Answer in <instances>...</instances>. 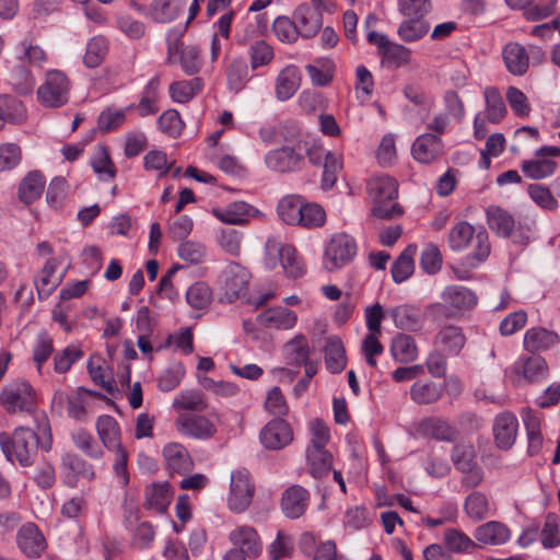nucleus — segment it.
<instances>
[{"mask_svg": "<svg viewBox=\"0 0 560 560\" xmlns=\"http://www.w3.org/2000/svg\"><path fill=\"white\" fill-rule=\"evenodd\" d=\"M447 243L453 252H463L471 246V252L465 257L470 268H477L486 261L491 250L488 233L485 230L476 232L467 221H460L451 229Z\"/></svg>", "mask_w": 560, "mask_h": 560, "instance_id": "f257e3e1", "label": "nucleus"}, {"mask_svg": "<svg viewBox=\"0 0 560 560\" xmlns=\"http://www.w3.org/2000/svg\"><path fill=\"white\" fill-rule=\"evenodd\" d=\"M368 192L373 202L372 214L381 219L399 217L402 211L395 202L398 184L389 175H381L369 180Z\"/></svg>", "mask_w": 560, "mask_h": 560, "instance_id": "f03ea898", "label": "nucleus"}, {"mask_svg": "<svg viewBox=\"0 0 560 560\" xmlns=\"http://www.w3.org/2000/svg\"><path fill=\"white\" fill-rule=\"evenodd\" d=\"M0 405L9 415L33 416L35 390L28 382L18 380L2 387Z\"/></svg>", "mask_w": 560, "mask_h": 560, "instance_id": "7ed1b4c3", "label": "nucleus"}, {"mask_svg": "<svg viewBox=\"0 0 560 560\" xmlns=\"http://www.w3.org/2000/svg\"><path fill=\"white\" fill-rule=\"evenodd\" d=\"M279 264L289 277L298 278L304 273V265L295 248L292 245L282 244L276 236H269L265 245V266L272 270Z\"/></svg>", "mask_w": 560, "mask_h": 560, "instance_id": "20e7f679", "label": "nucleus"}, {"mask_svg": "<svg viewBox=\"0 0 560 560\" xmlns=\"http://www.w3.org/2000/svg\"><path fill=\"white\" fill-rule=\"evenodd\" d=\"M255 483L246 468H236L230 476V488L226 498L228 508L234 513L245 512L253 502Z\"/></svg>", "mask_w": 560, "mask_h": 560, "instance_id": "39448f33", "label": "nucleus"}, {"mask_svg": "<svg viewBox=\"0 0 560 560\" xmlns=\"http://www.w3.org/2000/svg\"><path fill=\"white\" fill-rule=\"evenodd\" d=\"M70 81L60 70L46 72L43 83L37 88V98L42 105L58 108L69 100Z\"/></svg>", "mask_w": 560, "mask_h": 560, "instance_id": "423d86ee", "label": "nucleus"}, {"mask_svg": "<svg viewBox=\"0 0 560 560\" xmlns=\"http://www.w3.org/2000/svg\"><path fill=\"white\" fill-rule=\"evenodd\" d=\"M357 250V243L351 235L337 233L325 247L323 266L329 272L339 270L355 257Z\"/></svg>", "mask_w": 560, "mask_h": 560, "instance_id": "0eeeda50", "label": "nucleus"}, {"mask_svg": "<svg viewBox=\"0 0 560 560\" xmlns=\"http://www.w3.org/2000/svg\"><path fill=\"white\" fill-rule=\"evenodd\" d=\"M0 444L9 459H12L10 456V446H12L14 456L20 465L23 467L32 466L34 462L35 431L31 428H16L12 438L7 433H1Z\"/></svg>", "mask_w": 560, "mask_h": 560, "instance_id": "6e6552de", "label": "nucleus"}, {"mask_svg": "<svg viewBox=\"0 0 560 560\" xmlns=\"http://www.w3.org/2000/svg\"><path fill=\"white\" fill-rule=\"evenodd\" d=\"M166 62L179 65L186 75H195L202 67L201 51L197 46H185L177 36L168 37Z\"/></svg>", "mask_w": 560, "mask_h": 560, "instance_id": "1a4fd4ad", "label": "nucleus"}, {"mask_svg": "<svg viewBox=\"0 0 560 560\" xmlns=\"http://www.w3.org/2000/svg\"><path fill=\"white\" fill-rule=\"evenodd\" d=\"M175 428L182 435L197 440L211 439L217 432L212 421L197 413H180L175 420Z\"/></svg>", "mask_w": 560, "mask_h": 560, "instance_id": "9d476101", "label": "nucleus"}, {"mask_svg": "<svg viewBox=\"0 0 560 560\" xmlns=\"http://www.w3.org/2000/svg\"><path fill=\"white\" fill-rule=\"evenodd\" d=\"M249 279L250 275L246 268L238 264L229 265L222 275L225 299L233 302L244 296L248 290Z\"/></svg>", "mask_w": 560, "mask_h": 560, "instance_id": "9b49d317", "label": "nucleus"}, {"mask_svg": "<svg viewBox=\"0 0 560 560\" xmlns=\"http://www.w3.org/2000/svg\"><path fill=\"white\" fill-rule=\"evenodd\" d=\"M492 431L495 445L503 451L510 450L517 438V418L508 411L499 413L493 420Z\"/></svg>", "mask_w": 560, "mask_h": 560, "instance_id": "f8f14e48", "label": "nucleus"}, {"mask_svg": "<svg viewBox=\"0 0 560 560\" xmlns=\"http://www.w3.org/2000/svg\"><path fill=\"white\" fill-rule=\"evenodd\" d=\"M444 153V144L438 135L425 132L420 135L411 147L413 159L423 164L439 160Z\"/></svg>", "mask_w": 560, "mask_h": 560, "instance_id": "ddd939ff", "label": "nucleus"}, {"mask_svg": "<svg viewBox=\"0 0 560 560\" xmlns=\"http://www.w3.org/2000/svg\"><path fill=\"white\" fill-rule=\"evenodd\" d=\"M293 439L290 424L283 419L269 421L260 432V441L265 447L279 450L287 446Z\"/></svg>", "mask_w": 560, "mask_h": 560, "instance_id": "4468645a", "label": "nucleus"}, {"mask_svg": "<svg viewBox=\"0 0 560 560\" xmlns=\"http://www.w3.org/2000/svg\"><path fill=\"white\" fill-rule=\"evenodd\" d=\"M229 539L234 549L241 550L248 558H255L261 553L262 545L255 528L242 525L229 534Z\"/></svg>", "mask_w": 560, "mask_h": 560, "instance_id": "2eb2a0df", "label": "nucleus"}, {"mask_svg": "<svg viewBox=\"0 0 560 560\" xmlns=\"http://www.w3.org/2000/svg\"><path fill=\"white\" fill-rule=\"evenodd\" d=\"M310 503V493L302 486L294 485L288 488L281 498V509L284 515L295 520L301 517Z\"/></svg>", "mask_w": 560, "mask_h": 560, "instance_id": "dca6fc26", "label": "nucleus"}, {"mask_svg": "<svg viewBox=\"0 0 560 560\" xmlns=\"http://www.w3.org/2000/svg\"><path fill=\"white\" fill-rule=\"evenodd\" d=\"M299 36L304 38L314 37L323 26L320 12L308 4L299 5L292 15Z\"/></svg>", "mask_w": 560, "mask_h": 560, "instance_id": "f3484780", "label": "nucleus"}, {"mask_svg": "<svg viewBox=\"0 0 560 560\" xmlns=\"http://www.w3.org/2000/svg\"><path fill=\"white\" fill-rule=\"evenodd\" d=\"M212 214L221 222L226 224H245L249 218L259 214V210L244 201H235L225 208L212 209Z\"/></svg>", "mask_w": 560, "mask_h": 560, "instance_id": "a211bd4d", "label": "nucleus"}, {"mask_svg": "<svg viewBox=\"0 0 560 560\" xmlns=\"http://www.w3.org/2000/svg\"><path fill=\"white\" fill-rule=\"evenodd\" d=\"M466 343L463 329L448 325L440 329L434 338V347L448 355H457Z\"/></svg>", "mask_w": 560, "mask_h": 560, "instance_id": "6ab92c4d", "label": "nucleus"}, {"mask_svg": "<svg viewBox=\"0 0 560 560\" xmlns=\"http://www.w3.org/2000/svg\"><path fill=\"white\" fill-rule=\"evenodd\" d=\"M301 154L290 147H282L267 153L265 163L268 168L275 172H291L300 166Z\"/></svg>", "mask_w": 560, "mask_h": 560, "instance_id": "aec40b11", "label": "nucleus"}, {"mask_svg": "<svg viewBox=\"0 0 560 560\" xmlns=\"http://www.w3.org/2000/svg\"><path fill=\"white\" fill-rule=\"evenodd\" d=\"M163 456L168 468L179 475L188 474L194 468V462L188 451L180 443H167L163 447Z\"/></svg>", "mask_w": 560, "mask_h": 560, "instance_id": "412c9836", "label": "nucleus"}, {"mask_svg": "<svg viewBox=\"0 0 560 560\" xmlns=\"http://www.w3.org/2000/svg\"><path fill=\"white\" fill-rule=\"evenodd\" d=\"M502 56L508 71L514 75H523L529 67V57L524 46L509 43L503 47Z\"/></svg>", "mask_w": 560, "mask_h": 560, "instance_id": "4be33fe9", "label": "nucleus"}, {"mask_svg": "<svg viewBox=\"0 0 560 560\" xmlns=\"http://www.w3.org/2000/svg\"><path fill=\"white\" fill-rule=\"evenodd\" d=\"M301 82V74L296 66L289 65L283 68L276 79L275 92L279 101L291 98L298 91Z\"/></svg>", "mask_w": 560, "mask_h": 560, "instance_id": "5701e85b", "label": "nucleus"}, {"mask_svg": "<svg viewBox=\"0 0 560 560\" xmlns=\"http://www.w3.org/2000/svg\"><path fill=\"white\" fill-rule=\"evenodd\" d=\"M475 538L481 544L498 546L510 540L511 532L505 524L490 521L476 528Z\"/></svg>", "mask_w": 560, "mask_h": 560, "instance_id": "b1692460", "label": "nucleus"}, {"mask_svg": "<svg viewBox=\"0 0 560 560\" xmlns=\"http://www.w3.org/2000/svg\"><path fill=\"white\" fill-rule=\"evenodd\" d=\"M258 320L266 327L288 330L292 329L298 320L296 314L283 306L271 307L258 315Z\"/></svg>", "mask_w": 560, "mask_h": 560, "instance_id": "393cba45", "label": "nucleus"}, {"mask_svg": "<svg viewBox=\"0 0 560 560\" xmlns=\"http://www.w3.org/2000/svg\"><path fill=\"white\" fill-rule=\"evenodd\" d=\"M446 305L456 310H470L477 305L478 299L474 291L463 285H448L442 293Z\"/></svg>", "mask_w": 560, "mask_h": 560, "instance_id": "a878e982", "label": "nucleus"}, {"mask_svg": "<svg viewBox=\"0 0 560 560\" xmlns=\"http://www.w3.org/2000/svg\"><path fill=\"white\" fill-rule=\"evenodd\" d=\"M487 222L489 228L502 237H510L515 228V221L512 214L498 207L490 206L486 210Z\"/></svg>", "mask_w": 560, "mask_h": 560, "instance_id": "bb28decb", "label": "nucleus"}, {"mask_svg": "<svg viewBox=\"0 0 560 560\" xmlns=\"http://www.w3.org/2000/svg\"><path fill=\"white\" fill-rule=\"evenodd\" d=\"M464 512L472 522H480L491 516V503L487 494L472 491L464 500Z\"/></svg>", "mask_w": 560, "mask_h": 560, "instance_id": "cd10ccee", "label": "nucleus"}, {"mask_svg": "<svg viewBox=\"0 0 560 560\" xmlns=\"http://www.w3.org/2000/svg\"><path fill=\"white\" fill-rule=\"evenodd\" d=\"M390 353L396 362L411 363L418 359L419 350L413 337L398 334L392 340Z\"/></svg>", "mask_w": 560, "mask_h": 560, "instance_id": "c85d7f7f", "label": "nucleus"}, {"mask_svg": "<svg viewBox=\"0 0 560 560\" xmlns=\"http://www.w3.org/2000/svg\"><path fill=\"white\" fill-rule=\"evenodd\" d=\"M395 325L402 330L418 331L423 326V319L418 308L410 305H399L388 311Z\"/></svg>", "mask_w": 560, "mask_h": 560, "instance_id": "c756f323", "label": "nucleus"}, {"mask_svg": "<svg viewBox=\"0 0 560 560\" xmlns=\"http://www.w3.org/2000/svg\"><path fill=\"white\" fill-rule=\"evenodd\" d=\"M559 341L555 331L542 327L530 328L525 332L524 347L529 352L547 350Z\"/></svg>", "mask_w": 560, "mask_h": 560, "instance_id": "7c9ffc66", "label": "nucleus"}, {"mask_svg": "<svg viewBox=\"0 0 560 560\" xmlns=\"http://www.w3.org/2000/svg\"><path fill=\"white\" fill-rule=\"evenodd\" d=\"M173 493L167 482L152 483L145 489V505L159 513H164L171 504Z\"/></svg>", "mask_w": 560, "mask_h": 560, "instance_id": "2f4dec72", "label": "nucleus"}, {"mask_svg": "<svg viewBox=\"0 0 560 560\" xmlns=\"http://www.w3.org/2000/svg\"><path fill=\"white\" fill-rule=\"evenodd\" d=\"M62 463L73 474L66 477V483L70 487L77 486L78 478L91 481L95 477L93 466L75 454H66Z\"/></svg>", "mask_w": 560, "mask_h": 560, "instance_id": "473e14b6", "label": "nucleus"}, {"mask_svg": "<svg viewBox=\"0 0 560 560\" xmlns=\"http://www.w3.org/2000/svg\"><path fill=\"white\" fill-rule=\"evenodd\" d=\"M325 363L331 373H340L347 364L346 350L338 337L327 339L325 347Z\"/></svg>", "mask_w": 560, "mask_h": 560, "instance_id": "72a5a7b5", "label": "nucleus"}, {"mask_svg": "<svg viewBox=\"0 0 560 560\" xmlns=\"http://www.w3.org/2000/svg\"><path fill=\"white\" fill-rule=\"evenodd\" d=\"M183 4V0H153L150 16L154 22L170 23L178 16Z\"/></svg>", "mask_w": 560, "mask_h": 560, "instance_id": "f704fd0d", "label": "nucleus"}, {"mask_svg": "<svg viewBox=\"0 0 560 560\" xmlns=\"http://www.w3.org/2000/svg\"><path fill=\"white\" fill-rule=\"evenodd\" d=\"M430 31V23L424 18H406L398 26L397 34L401 40L412 43L424 37Z\"/></svg>", "mask_w": 560, "mask_h": 560, "instance_id": "c9c22d12", "label": "nucleus"}, {"mask_svg": "<svg viewBox=\"0 0 560 560\" xmlns=\"http://www.w3.org/2000/svg\"><path fill=\"white\" fill-rule=\"evenodd\" d=\"M97 434L107 450L121 445L120 430L117 421L112 416H102L96 422Z\"/></svg>", "mask_w": 560, "mask_h": 560, "instance_id": "e433bc0d", "label": "nucleus"}, {"mask_svg": "<svg viewBox=\"0 0 560 560\" xmlns=\"http://www.w3.org/2000/svg\"><path fill=\"white\" fill-rule=\"evenodd\" d=\"M172 406L177 412H202L207 409L208 405L201 392L190 389L178 393L174 398Z\"/></svg>", "mask_w": 560, "mask_h": 560, "instance_id": "4c0bfd02", "label": "nucleus"}, {"mask_svg": "<svg viewBox=\"0 0 560 560\" xmlns=\"http://www.w3.org/2000/svg\"><path fill=\"white\" fill-rule=\"evenodd\" d=\"M58 261L48 258L40 271V288L37 287L38 298L48 296L60 284L63 272L57 273Z\"/></svg>", "mask_w": 560, "mask_h": 560, "instance_id": "58836bf2", "label": "nucleus"}, {"mask_svg": "<svg viewBox=\"0 0 560 560\" xmlns=\"http://www.w3.org/2000/svg\"><path fill=\"white\" fill-rule=\"evenodd\" d=\"M420 432L439 441L451 442L456 436V431L440 418H428L421 421L419 425Z\"/></svg>", "mask_w": 560, "mask_h": 560, "instance_id": "ea45409f", "label": "nucleus"}, {"mask_svg": "<svg viewBox=\"0 0 560 560\" xmlns=\"http://www.w3.org/2000/svg\"><path fill=\"white\" fill-rule=\"evenodd\" d=\"M306 462L314 478H322L331 468V455L326 448L307 447Z\"/></svg>", "mask_w": 560, "mask_h": 560, "instance_id": "a19ab883", "label": "nucleus"}, {"mask_svg": "<svg viewBox=\"0 0 560 560\" xmlns=\"http://www.w3.org/2000/svg\"><path fill=\"white\" fill-rule=\"evenodd\" d=\"M138 521V512L129 510L126 514V527L133 532V541L139 548H147L154 539V530L150 523L142 522L136 527Z\"/></svg>", "mask_w": 560, "mask_h": 560, "instance_id": "79ce46f5", "label": "nucleus"}, {"mask_svg": "<svg viewBox=\"0 0 560 560\" xmlns=\"http://www.w3.org/2000/svg\"><path fill=\"white\" fill-rule=\"evenodd\" d=\"M487 120L499 124L506 115L504 101L497 88L488 86L483 91Z\"/></svg>", "mask_w": 560, "mask_h": 560, "instance_id": "37998d69", "label": "nucleus"}, {"mask_svg": "<svg viewBox=\"0 0 560 560\" xmlns=\"http://www.w3.org/2000/svg\"><path fill=\"white\" fill-rule=\"evenodd\" d=\"M443 544L450 553H468L477 547L468 535L456 528H447L444 532Z\"/></svg>", "mask_w": 560, "mask_h": 560, "instance_id": "c03bdc74", "label": "nucleus"}, {"mask_svg": "<svg viewBox=\"0 0 560 560\" xmlns=\"http://www.w3.org/2000/svg\"><path fill=\"white\" fill-rule=\"evenodd\" d=\"M521 168L526 177L540 180L555 174L557 163L551 159L537 158L524 161Z\"/></svg>", "mask_w": 560, "mask_h": 560, "instance_id": "a18cd8bd", "label": "nucleus"}, {"mask_svg": "<svg viewBox=\"0 0 560 560\" xmlns=\"http://www.w3.org/2000/svg\"><path fill=\"white\" fill-rule=\"evenodd\" d=\"M304 199L296 195H289L280 199L277 213L281 221L289 225H298Z\"/></svg>", "mask_w": 560, "mask_h": 560, "instance_id": "49530a36", "label": "nucleus"}, {"mask_svg": "<svg viewBox=\"0 0 560 560\" xmlns=\"http://www.w3.org/2000/svg\"><path fill=\"white\" fill-rule=\"evenodd\" d=\"M203 88L201 78L191 80L175 81L170 85V94L173 101L177 103L189 102Z\"/></svg>", "mask_w": 560, "mask_h": 560, "instance_id": "de8ad7c7", "label": "nucleus"}, {"mask_svg": "<svg viewBox=\"0 0 560 560\" xmlns=\"http://www.w3.org/2000/svg\"><path fill=\"white\" fill-rule=\"evenodd\" d=\"M442 396V388L433 382H416L410 387L411 400L418 405H429L438 401Z\"/></svg>", "mask_w": 560, "mask_h": 560, "instance_id": "09e8293b", "label": "nucleus"}, {"mask_svg": "<svg viewBox=\"0 0 560 560\" xmlns=\"http://www.w3.org/2000/svg\"><path fill=\"white\" fill-rule=\"evenodd\" d=\"M416 252V245H409L394 262L392 276L396 283L404 282L412 275L415 270L413 255Z\"/></svg>", "mask_w": 560, "mask_h": 560, "instance_id": "8fccbe9b", "label": "nucleus"}, {"mask_svg": "<svg viewBox=\"0 0 560 560\" xmlns=\"http://www.w3.org/2000/svg\"><path fill=\"white\" fill-rule=\"evenodd\" d=\"M249 70L244 59H233L226 70L228 85L231 91H242L249 81Z\"/></svg>", "mask_w": 560, "mask_h": 560, "instance_id": "3c124183", "label": "nucleus"}, {"mask_svg": "<svg viewBox=\"0 0 560 560\" xmlns=\"http://www.w3.org/2000/svg\"><path fill=\"white\" fill-rule=\"evenodd\" d=\"M382 62L389 68H398L409 63L411 51L409 48L397 43H389L385 49L380 54Z\"/></svg>", "mask_w": 560, "mask_h": 560, "instance_id": "603ef678", "label": "nucleus"}, {"mask_svg": "<svg viewBox=\"0 0 560 560\" xmlns=\"http://www.w3.org/2000/svg\"><path fill=\"white\" fill-rule=\"evenodd\" d=\"M284 353L290 364L299 366L302 365V363H306L310 357V347L306 338L303 335L294 337L285 343Z\"/></svg>", "mask_w": 560, "mask_h": 560, "instance_id": "864d4df0", "label": "nucleus"}, {"mask_svg": "<svg viewBox=\"0 0 560 560\" xmlns=\"http://www.w3.org/2000/svg\"><path fill=\"white\" fill-rule=\"evenodd\" d=\"M91 166L102 180H110L116 175V168L104 147H100L91 159Z\"/></svg>", "mask_w": 560, "mask_h": 560, "instance_id": "5fc2aeb1", "label": "nucleus"}, {"mask_svg": "<svg viewBox=\"0 0 560 560\" xmlns=\"http://www.w3.org/2000/svg\"><path fill=\"white\" fill-rule=\"evenodd\" d=\"M299 218V226L315 229L325 223L326 213L319 205L304 201L301 215Z\"/></svg>", "mask_w": 560, "mask_h": 560, "instance_id": "6e6d98bb", "label": "nucleus"}, {"mask_svg": "<svg viewBox=\"0 0 560 560\" xmlns=\"http://www.w3.org/2000/svg\"><path fill=\"white\" fill-rule=\"evenodd\" d=\"M312 83L317 86H325L332 80L334 65L330 60H316L305 66Z\"/></svg>", "mask_w": 560, "mask_h": 560, "instance_id": "4d7b16f0", "label": "nucleus"}, {"mask_svg": "<svg viewBox=\"0 0 560 560\" xmlns=\"http://www.w3.org/2000/svg\"><path fill=\"white\" fill-rule=\"evenodd\" d=\"M452 462L459 471L469 470L476 464V452L470 443H458L452 452Z\"/></svg>", "mask_w": 560, "mask_h": 560, "instance_id": "13d9d810", "label": "nucleus"}, {"mask_svg": "<svg viewBox=\"0 0 560 560\" xmlns=\"http://www.w3.org/2000/svg\"><path fill=\"white\" fill-rule=\"evenodd\" d=\"M252 69L267 66L275 57L273 48L265 40L254 42L248 49Z\"/></svg>", "mask_w": 560, "mask_h": 560, "instance_id": "bf43d9fd", "label": "nucleus"}, {"mask_svg": "<svg viewBox=\"0 0 560 560\" xmlns=\"http://www.w3.org/2000/svg\"><path fill=\"white\" fill-rule=\"evenodd\" d=\"M212 299V292L205 282H196L189 287L186 292L187 303L196 308L202 310L207 307Z\"/></svg>", "mask_w": 560, "mask_h": 560, "instance_id": "052dcab7", "label": "nucleus"}, {"mask_svg": "<svg viewBox=\"0 0 560 560\" xmlns=\"http://www.w3.org/2000/svg\"><path fill=\"white\" fill-rule=\"evenodd\" d=\"M524 377L528 382H539L547 375V364L545 359L539 355L530 357L521 363Z\"/></svg>", "mask_w": 560, "mask_h": 560, "instance_id": "680f3d73", "label": "nucleus"}, {"mask_svg": "<svg viewBox=\"0 0 560 560\" xmlns=\"http://www.w3.org/2000/svg\"><path fill=\"white\" fill-rule=\"evenodd\" d=\"M185 375V368L180 363H174L162 372L158 380V387L162 392H171L176 388Z\"/></svg>", "mask_w": 560, "mask_h": 560, "instance_id": "e2e57ef3", "label": "nucleus"}, {"mask_svg": "<svg viewBox=\"0 0 560 560\" xmlns=\"http://www.w3.org/2000/svg\"><path fill=\"white\" fill-rule=\"evenodd\" d=\"M69 185L65 177H54L46 192V201L52 209L61 208L68 194Z\"/></svg>", "mask_w": 560, "mask_h": 560, "instance_id": "0e129e2a", "label": "nucleus"}, {"mask_svg": "<svg viewBox=\"0 0 560 560\" xmlns=\"http://www.w3.org/2000/svg\"><path fill=\"white\" fill-rule=\"evenodd\" d=\"M158 126L162 132L176 138L182 133L184 122L176 109H167L159 117Z\"/></svg>", "mask_w": 560, "mask_h": 560, "instance_id": "69168bd1", "label": "nucleus"}, {"mask_svg": "<svg viewBox=\"0 0 560 560\" xmlns=\"http://www.w3.org/2000/svg\"><path fill=\"white\" fill-rule=\"evenodd\" d=\"M10 83L13 90L21 95L32 93L34 85L32 71L24 66L15 67L10 75Z\"/></svg>", "mask_w": 560, "mask_h": 560, "instance_id": "338daca9", "label": "nucleus"}, {"mask_svg": "<svg viewBox=\"0 0 560 560\" xmlns=\"http://www.w3.org/2000/svg\"><path fill=\"white\" fill-rule=\"evenodd\" d=\"M272 30L277 38L282 43H294L299 37V31L294 20L288 16H278L272 24Z\"/></svg>", "mask_w": 560, "mask_h": 560, "instance_id": "774afa93", "label": "nucleus"}]
</instances>
